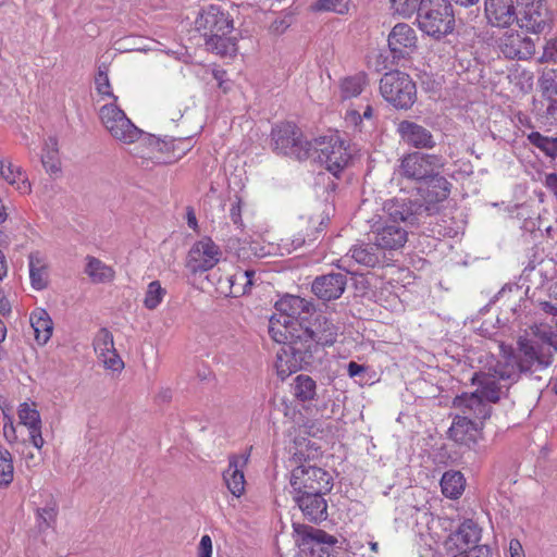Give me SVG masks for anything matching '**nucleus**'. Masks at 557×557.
Returning <instances> with one entry per match:
<instances>
[{
	"mask_svg": "<svg viewBox=\"0 0 557 557\" xmlns=\"http://www.w3.org/2000/svg\"><path fill=\"white\" fill-rule=\"evenodd\" d=\"M531 333L520 336L517 348L500 346L503 360L500 361V377L519 381L522 374H532L548 368L553 362V352L541 338L540 327L531 329Z\"/></svg>",
	"mask_w": 557,
	"mask_h": 557,
	"instance_id": "obj_1",
	"label": "nucleus"
},
{
	"mask_svg": "<svg viewBox=\"0 0 557 557\" xmlns=\"http://www.w3.org/2000/svg\"><path fill=\"white\" fill-rule=\"evenodd\" d=\"M313 306L299 296L286 295L275 304V313L269 320V334L277 344H289L308 320Z\"/></svg>",
	"mask_w": 557,
	"mask_h": 557,
	"instance_id": "obj_2",
	"label": "nucleus"
},
{
	"mask_svg": "<svg viewBox=\"0 0 557 557\" xmlns=\"http://www.w3.org/2000/svg\"><path fill=\"white\" fill-rule=\"evenodd\" d=\"M196 26L207 37L206 47L208 50L216 54L226 53L230 45L228 35L234 29V21L228 12L216 4L208 5L201 10L196 18Z\"/></svg>",
	"mask_w": 557,
	"mask_h": 557,
	"instance_id": "obj_3",
	"label": "nucleus"
},
{
	"mask_svg": "<svg viewBox=\"0 0 557 557\" xmlns=\"http://www.w3.org/2000/svg\"><path fill=\"white\" fill-rule=\"evenodd\" d=\"M418 26L429 36L440 38L454 28V14L447 0H421Z\"/></svg>",
	"mask_w": 557,
	"mask_h": 557,
	"instance_id": "obj_4",
	"label": "nucleus"
},
{
	"mask_svg": "<svg viewBox=\"0 0 557 557\" xmlns=\"http://www.w3.org/2000/svg\"><path fill=\"white\" fill-rule=\"evenodd\" d=\"M311 157L334 176H338L347 166L351 156L345 140L338 134H331L312 141Z\"/></svg>",
	"mask_w": 557,
	"mask_h": 557,
	"instance_id": "obj_5",
	"label": "nucleus"
},
{
	"mask_svg": "<svg viewBox=\"0 0 557 557\" xmlns=\"http://www.w3.org/2000/svg\"><path fill=\"white\" fill-rule=\"evenodd\" d=\"M293 540L298 557H327L330 548L337 543L334 535L308 524L293 523Z\"/></svg>",
	"mask_w": 557,
	"mask_h": 557,
	"instance_id": "obj_6",
	"label": "nucleus"
},
{
	"mask_svg": "<svg viewBox=\"0 0 557 557\" xmlns=\"http://www.w3.org/2000/svg\"><path fill=\"white\" fill-rule=\"evenodd\" d=\"M99 119L111 137L123 145L135 144L143 136V131L115 102L102 106L99 110Z\"/></svg>",
	"mask_w": 557,
	"mask_h": 557,
	"instance_id": "obj_7",
	"label": "nucleus"
},
{
	"mask_svg": "<svg viewBox=\"0 0 557 557\" xmlns=\"http://www.w3.org/2000/svg\"><path fill=\"white\" fill-rule=\"evenodd\" d=\"M382 97L397 109H409L416 101V84L400 71L385 73L380 81Z\"/></svg>",
	"mask_w": 557,
	"mask_h": 557,
	"instance_id": "obj_8",
	"label": "nucleus"
},
{
	"mask_svg": "<svg viewBox=\"0 0 557 557\" xmlns=\"http://www.w3.org/2000/svg\"><path fill=\"white\" fill-rule=\"evenodd\" d=\"M289 485L292 495L329 493L333 487V476L326 470L307 462L292 470Z\"/></svg>",
	"mask_w": 557,
	"mask_h": 557,
	"instance_id": "obj_9",
	"label": "nucleus"
},
{
	"mask_svg": "<svg viewBox=\"0 0 557 557\" xmlns=\"http://www.w3.org/2000/svg\"><path fill=\"white\" fill-rule=\"evenodd\" d=\"M272 148L283 156L306 160L311 157L312 141L304 139L301 131L292 123H283L272 129Z\"/></svg>",
	"mask_w": 557,
	"mask_h": 557,
	"instance_id": "obj_10",
	"label": "nucleus"
},
{
	"mask_svg": "<svg viewBox=\"0 0 557 557\" xmlns=\"http://www.w3.org/2000/svg\"><path fill=\"white\" fill-rule=\"evenodd\" d=\"M443 166L444 162L441 156L411 152L400 160L397 173L410 181L425 182L436 175Z\"/></svg>",
	"mask_w": 557,
	"mask_h": 557,
	"instance_id": "obj_11",
	"label": "nucleus"
},
{
	"mask_svg": "<svg viewBox=\"0 0 557 557\" xmlns=\"http://www.w3.org/2000/svg\"><path fill=\"white\" fill-rule=\"evenodd\" d=\"M288 345L305 344L310 349L312 344L332 346L339 332V327L324 315H317L312 323L305 322Z\"/></svg>",
	"mask_w": 557,
	"mask_h": 557,
	"instance_id": "obj_12",
	"label": "nucleus"
},
{
	"mask_svg": "<svg viewBox=\"0 0 557 557\" xmlns=\"http://www.w3.org/2000/svg\"><path fill=\"white\" fill-rule=\"evenodd\" d=\"M500 361L497 362L495 368L488 371L475 372L471 377V383L476 385L479 395L488 404L497 403L507 394L509 387L517 381L505 380L500 377Z\"/></svg>",
	"mask_w": 557,
	"mask_h": 557,
	"instance_id": "obj_13",
	"label": "nucleus"
},
{
	"mask_svg": "<svg viewBox=\"0 0 557 557\" xmlns=\"http://www.w3.org/2000/svg\"><path fill=\"white\" fill-rule=\"evenodd\" d=\"M221 257L220 247L210 237H203L189 249L186 267L191 273L206 272L214 268Z\"/></svg>",
	"mask_w": 557,
	"mask_h": 557,
	"instance_id": "obj_14",
	"label": "nucleus"
},
{
	"mask_svg": "<svg viewBox=\"0 0 557 557\" xmlns=\"http://www.w3.org/2000/svg\"><path fill=\"white\" fill-rule=\"evenodd\" d=\"M351 261L360 265L374 268L385 261V253L379 249L374 242L357 244L338 260L337 267L348 273H354L355 270L350 268Z\"/></svg>",
	"mask_w": 557,
	"mask_h": 557,
	"instance_id": "obj_15",
	"label": "nucleus"
},
{
	"mask_svg": "<svg viewBox=\"0 0 557 557\" xmlns=\"http://www.w3.org/2000/svg\"><path fill=\"white\" fill-rule=\"evenodd\" d=\"M138 141L139 144L135 148L134 156L141 159V164L146 168H149L150 164L173 163L186 153V149H183L178 153L174 152L173 157L161 156L160 147H166V141L152 135H143Z\"/></svg>",
	"mask_w": 557,
	"mask_h": 557,
	"instance_id": "obj_16",
	"label": "nucleus"
},
{
	"mask_svg": "<svg viewBox=\"0 0 557 557\" xmlns=\"http://www.w3.org/2000/svg\"><path fill=\"white\" fill-rule=\"evenodd\" d=\"M387 42L393 59H407L417 50L418 37L410 25L398 23L392 28Z\"/></svg>",
	"mask_w": 557,
	"mask_h": 557,
	"instance_id": "obj_17",
	"label": "nucleus"
},
{
	"mask_svg": "<svg viewBox=\"0 0 557 557\" xmlns=\"http://www.w3.org/2000/svg\"><path fill=\"white\" fill-rule=\"evenodd\" d=\"M521 27L540 33L549 22V11L544 0H517Z\"/></svg>",
	"mask_w": 557,
	"mask_h": 557,
	"instance_id": "obj_18",
	"label": "nucleus"
},
{
	"mask_svg": "<svg viewBox=\"0 0 557 557\" xmlns=\"http://www.w3.org/2000/svg\"><path fill=\"white\" fill-rule=\"evenodd\" d=\"M480 540L481 529L478 523L471 519H466L446 537L443 545L445 553H456L479 545Z\"/></svg>",
	"mask_w": 557,
	"mask_h": 557,
	"instance_id": "obj_19",
	"label": "nucleus"
},
{
	"mask_svg": "<svg viewBox=\"0 0 557 557\" xmlns=\"http://www.w3.org/2000/svg\"><path fill=\"white\" fill-rule=\"evenodd\" d=\"M453 407L458 410L456 416H466L482 423L492 412L491 405L479 395L478 391L456 396Z\"/></svg>",
	"mask_w": 557,
	"mask_h": 557,
	"instance_id": "obj_20",
	"label": "nucleus"
},
{
	"mask_svg": "<svg viewBox=\"0 0 557 557\" xmlns=\"http://www.w3.org/2000/svg\"><path fill=\"white\" fill-rule=\"evenodd\" d=\"M94 349L103 367L112 371H122L124 362L114 347L113 335L108 329H101L95 336Z\"/></svg>",
	"mask_w": 557,
	"mask_h": 557,
	"instance_id": "obj_21",
	"label": "nucleus"
},
{
	"mask_svg": "<svg viewBox=\"0 0 557 557\" xmlns=\"http://www.w3.org/2000/svg\"><path fill=\"white\" fill-rule=\"evenodd\" d=\"M373 242L381 251L397 250L405 246L408 232L400 224L384 221L373 230Z\"/></svg>",
	"mask_w": 557,
	"mask_h": 557,
	"instance_id": "obj_22",
	"label": "nucleus"
},
{
	"mask_svg": "<svg viewBox=\"0 0 557 557\" xmlns=\"http://www.w3.org/2000/svg\"><path fill=\"white\" fill-rule=\"evenodd\" d=\"M326 493H304L293 494V500L301 510L304 517L313 523H319L327 518V503L324 498Z\"/></svg>",
	"mask_w": 557,
	"mask_h": 557,
	"instance_id": "obj_23",
	"label": "nucleus"
},
{
	"mask_svg": "<svg viewBox=\"0 0 557 557\" xmlns=\"http://www.w3.org/2000/svg\"><path fill=\"white\" fill-rule=\"evenodd\" d=\"M498 47L507 59L512 60H525L535 51L533 41L518 32L504 34L498 40Z\"/></svg>",
	"mask_w": 557,
	"mask_h": 557,
	"instance_id": "obj_24",
	"label": "nucleus"
},
{
	"mask_svg": "<svg viewBox=\"0 0 557 557\" xmlns=\"http://www.w3.org/2000/svg\"><path fill=\"white\" fill-rule=\"evenodd\" d=\"M482 428V422H478L466 416H455L448 434L456 443L470 447L476 444L481 437Z\"/></svg>",
	"mask_w": 557,
	"mask_h": 557,
	"instance_id": "obj_25",
	"label": "nucleus"
},
{
	"mask_svg": "<svg viewBox=\"0 0 557 557\" xmlns=\"http://www.w3.org/2000/svg\"><path fill=\"white\" fill-rule=\"evenodd\" d=\"M397 133L406 145L417 149H432L436 144L428 128L411 121L398 123Z\"/></svg>",
	"mask_w": 557,
	"mask_h": 557,
	"instance_id": "obj_26",
	"label": "nucleus"
},
{
	"mask_svg": "<svg viewBox=\"0 0 557 557\" xmlns=\"http://www.w3.org/2000/svg\"><path fill=\"white\" fill-rule=\"evenodd\" d=\"M425 188L421 190L424 205L422 210L426 213L433 214L437 211L436 205L444 201L450 194L451 184L443 176L434 175L431 180L428 178L425 182Z\"/></svg>",
	"mask_w": 557,
	"mask_h": 557,
	"instance_id": "obj_27",
	"label": "nucleus"
},
{
	"mask_svg": "<svg viewBox=\"0 0 557 557\" xmlns=\"http://www.w3.org/2000/svg\"><path fill=\"white\" fill-rule=\"evenodd\" d=\"M249 454L233 455L230 457L228 466L223 472V480L227 490L235 497L245 493V475L243 469L246 467Z\"/></svg>",
	"mask_w": 557,
	"mask_h": 557,
	"instance_id": "obj_28",
	"label": "nucleus"
},
{
	"mask_svg": "<svg viewBox=\"0 0 557 557\" xmlns=\"http://www.w3.org/2000/svg\"><path fill=\"white\" fill-rule=\"evenodd\" d=\"M386 212V222L392 224L410 223L413 224L416 215L421 214L422 205L413 203L407 199H389L384 205Z\"/></svg>",
	"mask_w": 557,
	"mask_h": 557,
	"instance_id": "obj_29",
	"label": "nucleus"
},
{
	"mask_svg": "<svg viewBox=\"0 0 557 557\" xmlns=\"http://www.w3.org/2000/svg\"><path fill=\"white\" fill-rule=\"evenodd\" d=\"M485 16L495 27H509L516 20V8L512 0H485Z\"/></svg>",
	"mask_w": 557,
	"mask_h": 557,
	"instance_id": "obj_30",
	"label": "nucleus"
},
{
	"mask_svg": "<svg viewBox=\"0 0 557 557\" xmlns=\"http://www.w3.org/2000/svg\"><path fill=\"white\" fill-rule=\"evenodd\" d=\"M346 276L342 273H331L319 276L312 284V292L322 300L337 299L346 287Z\"/></svg>",
	"mask_w": 557,
	"mask_h": 557,
	"instance_id": "obj_31",
	"label": "nucleus"
},
{
	"mask_svg": "<svg viewBox=\"0 0 557 557\" xmlns=\"http://www.w3.org/2000/svg\"><path fill=\"white\" fill-rule=\"evenodd\" d=\"M29 278L32 287L36 290L47 288L49 283V269L46 258L35 251L28 256Z\"/></svg>",
	"mask_w": 557,
	"mask_h": 557,
	"instance_id": "obj_32",
	"label": "nucleus"
},
{
	"mask_svg": "<svg viewBox=\"0 0 557 557\" xmlns=\"http://www.w3.org/2000/svg\"><path fill=\"white\" fill-rule=\"evenodd\" d=\"M543 99L547 102L546 112L549 115L557 113V70H545L539 79Z\"/></svg>",
	"mask_w": 557,
	"mask_h": 557,
	"instance_id": "obj_33",
	"label": "nucleus"
},
{
	"mask_svg": "<svg viewBox=\"0 0 557 557\" xmlns=\"http://www.w3.org/2000/svg\"><path fill=\"white\" fill-rule=\"evenodd\" d=\"M0 174L3 180L12 185L18 193L28 194L30 191V183L26 174L20 166L14 165L11 161H1Z\"/></svg>",
	"mask_w": 557,
	"mask_h": 557,
	"instance_id": "obj_34",
	"label": "nucleus"
},
{
	"mask_svg": "<svg viewBox=\"0 0 557 557\" xmlns=\"http://www.w3.org/2000/svg\"><path fill=\"white\" fill-rule=\"evenodd\" d=\"M29 321L37 343L45 345L50 339L53 330L49 314L44 309H36L30 313Z\"/></svg>",
	"mask_w": 557,
	"mask_h": 557,
	"instance_id": "obj_35",
	"label": "nucleus"
},
{
	"mask_svg": "<svg viewBox=\"0 0 557 557\" xmlns=\"http://www.w3.org/2000/svg\"><path fill=\"white\" fill-rule=\"evenodd\" d=\"M465 478L459 471H447L441 480L442 493L450 499L459 498L465 491Z\"/></svg>",
	"mask_w": 557,
	"mask_h": 557,
	"instance_id": "obj_36",
	"label": "nucleus"
},
{
	"mask_svg": "<svg viewBox=\"0 0 557 557\" xmlns=\"http://www.w3.org/2000/svg\"><path fill=\"white\" fill-rule=\"evenodd\" d=\"M367 85L368 76L363 72L347 76L339 83L341 98L346 100L358 97Z\"/></svg>",
	"mask_w": 557,
	"mask_h": 557,
	"instance_id": "obj_37",
	"label": "nucleus"
},
{
	"mask_svg": "<svg viewBox=\"0 0 557 557\" xmlns=\"http://www.w3.org/2000/svg\"><path fill=\"white\" fill-rule=\"evenodd\" d=\"M324 218L320 216L309 219L306 228L301 230L292 240L294 247L299 248L306 244L313 243L324 230Z\"/></svg>",
	"mask_w": 557,
	"mask_h": 557,
	"instance_id": "obj_38",
	"label": "nucleus"
},
{
	"mask_svg": "<svg viewBox=\"0 0 557 557\" xmlns=\"http://www.w3.org/2000/svg\"><path fill=\"white\" fill-rule=\"evenodd\" d=\"M41 163L46 171L50 174H59L61 172L58 141L54 137H49L45 141L41 154Z\"/></svg>",
	"mask_w": 557,
	"mask_h": 557,
	"instance_id": "obj_39",
	"label": "nucleus"
},
{
	"mask_svg": "<svg viewBox=\"0 0 557 557\" xmlns=\"http://www.w3.org/2000/svg\"><path fill=\"white\" fill-rule=\"evenodd\" d=\"M85 272L95 283L110 282L114 277V270L95 257H87Z\"/></svg>",
	"mask_w": 557,
	"mask_h": 557,
	"instance_id": "obj_40",
	"label": "nucleus"
},
{
	"mask_svg": "<svg viewBox=\"0 0 557 557\" xmlns=\"http://www.w3.org/2000/svg\"><path fill=\"white\" fill-rule=\"evenodd\" d=\"M256 272L253 270H237L231 274L233 297H240L248 294L255 284Z\"/></svg>",
	"mask_w": 557,
	"mask_h": 557,
	"instance_id": "obj_41",
	"label": "nucleus"
},
{
	"mask_svg": "<svg viewBox=\"0 0 557 557\" xmlns=\"http://www.w3.org/2000/svg\"><path fill=\"white\" fill-rule=\"evenodd\" d=\"M293 394L300 401L312 400L317 395V384L309 375L299 374L293 383Z\"/></svg>",
	"mask_w": 557,
	"mask_h": 557,
	"instance_id": "obj_42",
	"label": "nucleus"
},
{
	"mask_svg": "<svg viewBox=\"0 0 557 557\" xmlns=\"http://www.w3.org/2000/svg\"><path fill=\"white\" fill-rule=\"evenodd\" d=\"M14 479L13 457L11 453L0 449V488H7Z\"/></svg>",
	"mask_w": 557,
	"mask_h": 557,
	"instance_id": "obj_43",
	"label": "nucleus"
},
{
	"mask_svg": "<svg viewBox=\"0 0 557 557\" xmlns=\"http://www.w3.org/2000/svg\"><path fill=\"white\" fill-rule=\"evenodd\" d=\"M36 513L40 527L51 528L55 523L58 516L57 500L51 495H48L46 504L42 507H38Z\"/></svg>",
	"mask_w": 557,
	"mask_h": 557,
	"instance_id": "obj_44",
	"label": "nucleus"
},
{
	"mask_svg": "<svg viewBox=\"0 0 557 557\" xmlns=\"http://www.w3.org/2000/svg\"><path fill=\"white\" fill-rule=\"evenodd\" d=\"M166 295L165 288H163L159 281H152L148 284L145 293L144 306L149 310H154L163 301Z\"/></svg>",
	"mask_w": 557,
	"mask_h": 557,
	"instance_id": "obj_45",
	"label": "nucleus"
},
{
	"mask_svg": "<svg viewBox=\"0 0 557 557\" xmlns=\"http://www.w3.org/2000/svg\"><path fill=\"white\" fill-rule=\"evenodd\" d=\"M17 416L20 423L25 425L27 429L41 425L40 414L34 404H21L17 409Z\"/></svg>",
	"mask_w": 557,
	"mask_h": 557,
	"instance_id": "obj_46",
	"label": "nucleus"
},
{
	"mask_svg": "<svg viewBox=\"0 0 557 557\" xmlns=\"http://www.w3.org/2000/svg\"><path fill=\"white\" fill-rule=\"evenodd\" d=\"M528 140L548 157L557 154V138L546 137L539 132H532L528 135Z\"/></svg>",
	"mask_w": 557,
	"mask_h": 557,
	"instance_id": "obj_47",
	"label": "nucleus"
},
{
	"mask_svg": "<svg viewBox=\"0 0 557 557\" xmlns=\"http://www.w3.org/2000/svg\"><path fill=\"white\" fill-rule=\"evenodd\" d=\"M312 10L345 14L349 10V0H318L312 4Z\"/></svg>",
	"mask_w": 557,
	"mask_h": 557,
	"instance_id": "obj_48",
	"label": "nucleus"
},
{
	"mask_svg": "<svg viewBox=\"0 0 557 557\" xmlns=\"http://www.w3.org/2000/svg\"><path fill=\"white\" fill-rule=\"evenodd\" d=\"M95 84L98 94L112 98L114 102L117 100V97L111 91L108 67L104 64L98 67Z\"/></svg>",
	"mask_w": 557,
	"mask_h": 557,
	"instance_id": "obj_49",
	"label": "nucleus"
},
{
	"mask_svg": "<svg viewBox=\"0 0 557 557\" xmlns=\"http://www.w3.org/2000/svg\"><path fill=\"white\" fill-rule=\"evenodd\" d=\"M391 9L395 14L403 17H410L416 11H419L421 0H389Z\"/></svg>",
	"mask_w": 557,
	"mask_h": 557,
	"instance_id": "obj_50",
	"label": "nucleus"
},
{
	"mask_svg": "<svg viewBox=\"0 0 557 557\" xmlns=\"http://www.w3.org/2000/svg\"><path fill=\"white\" fill-rule=\"evenodd\" d=\"M448 557H492L491 549L486 545H474L472 548L460 549L456 553H446Z\"/></svg>",
	"mask_w": 557,
	"mask_h": 557,
	"instance_id": "obj_51",
	"label": "nucleus"
},
{
	"mask_svg": "<svg viewBox=\"0 0 557 557\" xmlns=\"http://www.w3.org/2000/svg\"><path fill=\"white\" fill-rule=\"evenodd\" d=\"M556 57H557V39L552 38L546 41V44L543 48V54L539 61L541 63L550 62V61H554Z\"/></svg>",
	"mask_w": 557,
	"mask_h": 557,
	"instance_id": "obj_52",
	"label": "nucleus"
},
{
	"mask_svg": "<svg viewBox=\"0 0 557 557\" xmlns=\"http://www.w3.org/2000/svg\"><path fill=\"white\" fill-rule=\"evenodd\" d=\"M171 144V150H172V156H174V151L175 153H178L180 151H182L183 149H186V152L188 150L191 149L193 147V139L190 136L186 137V138H177V139H172L170 141Z\"/></svg>",
	"mask_w": 557,
	"mask_h": 557,
	"instance_id": "obj_53",
	"label": "nucleus"
},
{
	"mask_svg": "<svg viewBox=\"0 0 557 557\" xmlns=\"http://www.w3.org/2000/svg\"><path fill=\"white\" fill-rule=\"evenodd\" d=\"M28 437L33 446L40 451L45 444V440L41 435V425L28 429Z\"/></svg>",
	"mask_w": 557,
	"mask_h": 557,
	"instance_id": "obj_54",
	"label": "nucleus"
},
{
	"mask_svg": "<svg viewBox=\"0 0 557 557\" xmlns=\"http://www.w3.org/2000/svg\"><path fill=\"white\" fill-rule=\"evenodd\" d=\"M212 556V540L209 535H202L198 545V557Z\"/></svg>",
	"mask_w": 557,
	"mask_h": 557,
	"instance_id": "obj_55",
	"label": "nucleus"
},
{
	"mask_svg": "<svg viewBox=\"0 0 557 557\" xmlns=\"http://www.w3.org/2000/svg\"><path fill=\"white\" fill-rule=\"evenodd\" d=\"M230 281L231 275H226L225 277H219L216 282V289L219 290L220 294L226 297H233V288L232 283Z\"/></svg>",
	"mask_w": 557,
	"mask_h": 557,
	"instance_id": "obj_56",
	"label": "nucleus"
},
{
	"mask_svg": "<svg viewBox=\"0 0 557 557\" xmlns=\"http://www.w3.org/2000/svg\"><path fill=\"white\" fill-rule=\"evenodd\" d=\"M3 436L8 443H13L17 440L15 426L11 419L3 423Z\"/></svg>",
	"mask_w": 557,
	"mask_h": 557,
	"instance_id": "obj_57",
	"label": "nucleus"
},
{
	"mask_svg": "<svg viewBox=\"0 0 557 557\" xmlns=\"http://www.w3.org/2000/svg\"><path fill=\"white\" fill-rule=\"evenodd\" d=\"M230 216L234 224L242 225V209H240V200L237 199L232 203L230 209Z\"/></svg>",
	"mask_w": 557,
	"mask_h": 557,
	"instance_id": "obj_58",
	"label": "nucleus"
},
{
	"mask_svg": "<svg viewBox=\"0 0 557 557\" xmlns=\"http://www.w3.org/2000/svg\"><path fill=\"white\" fill-rule=\"evenodd\" d=\"M345 121L347 124L358 126L362 121V116L358 111L349 110L345 115Z\"/></svg>",
	"mask_w": 557,
	"mask_h": 557,
	"instance_id": "obj_59",
	"label": "nucleus"
},
{
	"mask_svg": "<svg viewBox=\"0 0 557 557\" xmlns=\"http://www.w3.org/2000/svg\"><path fill=\"white\" fill-rule=\"evenodd\" d=\"M545 186L556 196L557 198V174L549 173L545 177Z\"/></svg>",
	"mask_w": 557,
	"mask_h": 557,
	"instance_id": "obj_60",
	"label": "nucleus"
},
{
	"mask_svg": "<svg viewBox=\"0 0 557 557\" xmlns=\"http://www.w3.org/2000/svg\"><path fill=\"white\" fill-rule=\"evenodd\" d=\"M511 557H524L522 546L518 540H511L509 544Z\"/></svg>",
	"mask_w": 557,
	"mask_h": 557,
	"instance_id": "obj_61",
	"label": "nucleus"
},
{
	"mask_svg": "<svg viewBox=\"0 0 557 557\" xmlns=\"http://www.w3.org/2000/svg\"><path fill=\"white\" fill-rule=\"evenodd\" d=\"M348 374L350 377H355L366 371V368L361 364H358L355 361H350L347 367Z\"/></svg>",
	"mask_w": 557,
	"mask_h": 557,
	"instance_id": "obj_62",
	"label": "nucleus"
},
{
	"mask_svg": "<svg viewBox=\"0 0 557 557\" xmlns=\"http://www.w3.org/2000/svg\"><path fill=\"white\" fill-rule=\"evenodd\" d=\"M288 26L285 20H275L271 25V29L275 33H284Z\"/></svg>",
	"mask_w": 557,
	"mask_h": 557,
	"instance_id": "obj_63",
	"label": "nucleus"
},
{
	"mask_svg": "<svg viewBox=\"0 0 557 557\" xmlns=\"http://www.w3.org/2000/svg\"><path fill=\"white\" fill-rule=\"evenodd\" d=\"M168 115L170 116V119L172 121H178L180 119L183 117V114H182L181 110L180 109L176 110L174 108H170L169 109Z\"/></svg>",
	"mask_w": 557,
	"mask_h": 557,
	"instance_id": "obj_64",
	"label": "nucleus"
}]
</instances>
